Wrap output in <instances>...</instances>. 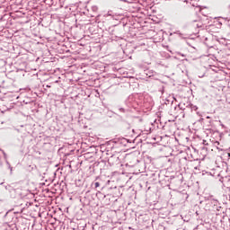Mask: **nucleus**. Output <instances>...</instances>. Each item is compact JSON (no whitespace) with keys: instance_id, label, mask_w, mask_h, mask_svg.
I'll list each match as a JSON object with an SVG mask.
<instances>
[{"instance_id":"obj_1","label":"nucleus","mask_w":230,"mask_h":230,"mask_svg":"<svg viewBox=\"0 0 230 230\" xmlns=\"http://www.w3.org/2000/svg\"><path fill=\"white\" fill-rule=\"evenodd\" d=\"M210 61H208V67L210 69H212V71H218V69H224V67H226V64H224L221 61H218V59H208Z\"/></svg>"},{"instance_id":"obj_2","label":"nucleus","mask_w":230,"mask_h":230,"mask_svg":"<svg viewBox=\"0 0 230 230\" xmlns=\"http://www.w3.org/2000/svg\"><path fill=\"white\" fill-rule=\"evenodd\" d=\"M218 53H220L218 49H215L214 47H210L208 48L205 57H208L209 58H217V57H218Z\"/></svg>"},{"instance_id":"obj_3","label":"nucleus","mask_w":230,"mask_h":230,"mask_svg":"<svg viewBox=\"0 0 230 230\" xmlns=\"http://www.w3.org/2000/svg\"><path fill=\"white\" fill-rule=\"evenodd\" d=\"M128 161L129 166H135V164H137V158L136 156H128Z\"/></svg>"},{"instance_id":"obj_4","label":"nucleus","mask_w":230,"mask_h":230,"mask_svg":"<svg viewBox=\"0 0 230 230\" xmlns=\"http://www.w3.org/2000/svg\"><path fill=\"white\" fill-rule=\"evenodd\" d=\"M174 110L175 111H180L181 114H183V111H185L186 108L184 107V105L182 104V102H180L178 104V106L174 107Z\"/></svg>"},{"instance_id":"obj_5","label":"nucleus","mask_w":230,"mask_h":230,"mask_svg":"<svg viewBox=\"0 0 230 230\" xmlns=\"http://www.w3.org/2000/svg\"><path fill=\"white\" fill-rule=\"evenodd\" d=\"M191 26H193V28H202V22L200 21H193Z\"/></svg>"},{"instance_id":"obj_6","label":"nucleus","mask_w":230,"mask_h":230,"mask_svg":"<svg viewBox=\"0 0 230 230\" xmlns=\"http://www.w3.org/2000/svg\"><path fill=\"white\" fill-rule=\"evenodd\" d=\"M97 197H99V199H107V197H109V195H105L103 193H102L101 191H98L96 194Z\"/></svg>"},{"instance_id":"obj_7","label":"nucleus","mask_w":230,"mask_h":230,"mask_svg":"<svg viewBox=\"0 0 230 230\" xmlns=\"http://www.w3.org/2000/svg\"><path fill=\"white\" fill-rule=\"evenodd\" d=\"M157 66H162L163 67H168V63H166L164 61H161V62L157 63Z\"/></svg>"},{"instance_id":"obj_8","label":"nucleus","mask_w":230,"mask_h":230,"mask_svg":"<svg viewBox=\"0 0 230 230\" xmlns=\"http://www.w3.org/2000/svg\"><path fill=\"white\" fill-rule=\"evenodd\" d=\"M0 152L3 153L4 159H6V153L4 152V150L0 148Z\"/></svg>"},{"instance_id":"obj_9","label":"nucleus","mask_w":230,"mask_h":230,"mask_svg":"<svg viewBox=\"0 0 230 230\" xmlns=\"http://www.w3.org/2000/svg\"><path fill=\"white\" fill-rule=\"evenodd\" d=\"M94 186H95V188H100V182L96 181V182L94 183Z\"/></svg>"},{"instance_id":"obj_10","label":"nucleus","mask_w":230,"mask_h":230,"mask_svg":"<svg viewBox=\"0 0 230 230\" xmlns=\"http://www.w3.org/2000/svg\"><path fill=\"white\" fill-rule=\"evenodd\" d=\"M213 202H214L215 206H217V204H218V200H217V199H213Z\"/></svg>"},{"instance_id":"obj_11","label":"nucleus","mask_w":230,"mask_h":230,"mask_svg":"<svg viewBox=\"0 0 230 230\" xmlns=\"http://www.w3.org/2000/svg\"><path fill=\"white\" fill-rule=\"evenodd\" d=\"M119 112H125V110L123 108L119 109Z\"/></svg>"},{"instance_id":"obj_12","label":"nucleus","mask_w":230,"mask_h":230,"mask_svg":"<svg viewBox=\"0 0 230 230\" xmlns=\"http://www.w3.org/2000/svg\"><path fill=\"white\" fill-rule=\"evenodd\" d=\"M203 145H208V143L206 142V140H203Z\"/></svg>"},{"instance_id":"obj_13","label":"nucleus","mask_w":230,"mask_h":230,"mask_svg":"<svg viewBox=\"0 0 230 230\" xmlns=\"http://www.w3.org/2000/svg\"><path fill=\"white\" fill-rule=\"evenodd\" d=\"M192 109H194V111H197V106H193Z\"/></svg>"},{"instance_id":"obj_14","label":"nucleus","mask_w":230,"mask_h":230,"mask_svg":"<svg viewBox=\"0 0 230 230\" xmlns=\"http://www.w3.org/2000/svg\"><path fill=\"white\" fill-rule=\"evenodd\" d=\"M174 116H175L176 118H179V114H177V113H175Z\"/></svg>"},{"instance_id":"obj_15","label":"nucleus","mask_w":230,"mask_h":230,"mask_svg":"<svg viewBox=\"0 0 230 230\" xmlns=\"http://www.w3.org/2000/svg\"><path fill=\"white\" fill-rule=\"evenodd\" d=\"M181 57H186V56H184V54H181Z\"/></svg>"},{"instance_id":"obj_16","label":"nucleus","mask_w":230,"mask_h":230,"mask_svg":"<svg viewBox=\"0 0 230 230\" xmlns=\"http://www.w3.org/2000/svg\"><path fill=\"white\" fill-rule=\"evenodd\" d=\"M203 148V150H206V147H202Z\"/></svg>"},{"instance_id":"obj_17","label":"nucleus","mask_w":230,"mask_h":230,"mask_svg":"<svg viewBox=\"0 0 230 230\" xmlns=\"http://www.w3.org/2000/svg\"><path fill=\"white\" fill-rule=\"evenodd\" d=\"M220 181H221V182H224V181H222V179L220 180Z\"/></svg>"},{"instance_id":"obj_18","label":"nucleus","mask_w":230,"mask_h":230,"mask_svg":"<svg viewBox=\"0 0 230 230\" xmlns=\"http://www.w3.org/2000/svg\"><path fill=\"white\" fill-rule=\"evenodd\" d=\"M182 118H184V114H182Z\"/></svg>"},{"instance_id":"obj_19","label":"nucleus","mask_w":230,"mask_h":230,"mask_svg":"<svg viewBox=\"0 0 230 230\" xmlns=\"http://www.w3.org/2000/svg\"><path fill=\"white\" fill-rule=\"evenodd\" d=\"M222 127H225L224 124L221 125Z\"/></svg>"},{"instance_id":"obj_20","label":"nucleus","mask_w":230,"mask_h":230,"mask_svg":"<svg viewBox=\"0 0 230 230\" xmlns=\"http://www.w3.org/2000/svg\"><path fill=\"white\" fill-rule=\"evenodd\" d=\"M217 143V145H218V142H216Z\"/></svg>"}]
</instances>
